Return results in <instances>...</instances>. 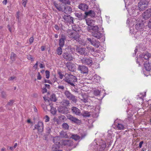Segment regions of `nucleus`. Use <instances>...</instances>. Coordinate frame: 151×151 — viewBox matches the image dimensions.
Instances as JSON below:
<instances>
[{
	"label": "nucleus",
	"mask_w": 151,
	"mask_h": 151,
	"mask_svg": "<svg viewBox=\"0 0 151 151\" xmlns=\"http://www.w3.org/2000/svg\"><path fill=\"white\" fill-rule=\"evenodd\" d=\"M65 78L63 79L64 81L72 86H75V83L77 82V79L76 77L71 74L65 73Z\"/></svg>",
	"instance_id": "f257e3e1"
},
{
	"label": "nucleus",
	"mask_w": 151,
	"mask_h": 151,
	"mask_svg": "<svg viewBox=\"0 0 151 151\" xmlns=\"http://www.w3.org/2000/svg\"><path fill=\"white\" fill-rule=\"evenodd\" d=\"M150 0H140L138 3V7L140 11H143L147 8Z\"/></svg>",
	"instance_id": "f03ea898"
},
{
	"label": "nucleus",
	"mask_w": 151,
	"mask_h": 151,
	"mask_svg": "<svg viewBox=\"0 0 151 151\" xmlns=\"http://www.w3.org/2000/svg\"><path fill=\"white\" fill-rule=\"evenodd\" d=\"M68 36L71 40L73 39L76 40L80 44L83 45L84 44L83 41L79 37V34L77 32H71L69 34Z\"/></svg>",
	"instance_id": "7ed1b4c3"
},
{
	"label": "nucleus",
	"mask_w": 151,
	"mask_h": 151,
	"mask_svg": "<svg viewBox=\"0 0 151 151\" xmlns=\"http://www.w3.org/2000/svg\"><path fill=\"white\" fill-rule=\"evenodd\" d=\"M91 35L97 39H100L102 36V33L99 30V28L97 25L94 26L93 30L91 32Z\"/></svg>",
	"instance_id": "20e7f679"
},
{
	"label": "nucleus",
	"mask_w": 151,
	"mask_h": 151,
	"mask_svg": "<svg viewBox=\"0 0 151 151\" xmlns=\"http://www.w3.org/2000/svg\"><path fill=\"white\" fill-rule=\"evenodd\" d=\"M64 94L66 97L71 100L73 103L76 104L77 101V97L68 91H65Z\"/></svg>",
	"instance_id": "39448f33"
},
{
	"label": "nucleus",
	"mask_w": 151,
	"mask_h": 151,
	"mask_svg": "<svg viewBox=\"0 0 151 151\" xmlns=\"http://www.w3.org/2000/svg\"><path fill=\"white\" fill-rule=\"evenodd\" d=\"M61 142V145L62 144L63 145L67 147H70L71 149L75 148L77 145L76 144H74L73 141L70 140H62Z\"/></svg>",
	"instance_id": "423d86ee"
},
{
	"label": "nucleus",
	"mask_w": 151,
	"mask_h": 151,
	"mask_svg": "<svg viewBox=\"0 0 151 151\" xmlns=\"http://www.w3.org/2000/svg\"><path fill=\"white\" fill-rule=\"evenodd\" d=\"M94 9L93 10H91L88 12H86L85 13V16L86 17L88 16H89L91 17H96V12L97 13H99L100 12V10L97 7L94 8Z\"/></svg>",
	"instance_id": "0eeeda50"
},
{
	"label": "nucleus",
	"mask_w": 151,
	"mask_h": 151,
	"mask_svg": "<svg viewBox=\"0 0 151 151\" xmlns=\"http://www.w3.org/2000/svg\"><path fill=\"white\" fill-rule=\"evenodd\" d=\"M62 56L66 61H71L73 60V57L70 52L68 51L65 50L63 53Z\"/></svg>",
	"instance_id": "6e6552de"
},
{
	"label": "nucleus",
	"mask_w": 151,
	"mask_h": 151,
	"mask_svg": "<svg viewBox=\"0 0 151 151\" xmlns=\"http://www.w3.org/2000/svg\"><path fill=\"white\" fill-rule=\"evenodd\" d=\"M80 61L82 63L90 66L93 64L92 59L90 58L83 57L81 59Z\"/></svg>",
	"instance_id": "1a4fd4ad"
},
{
	"label": "nucleus",
	"mask_w": 151,
	"mask_h": 151,
	"mask_svg": "<svg viewBox=\"0 0 151 151\" xmlns=\"http://www.w3.org/2000/svg\"><path fill=\"white\" fill-rule=\"evenodd\" d=\"M43 123L42 122H39L37 124L35 125V128L33 130L37 129L39 132L42 133L43 131Z\"/></svg>",
	"instance_id": "9d476101"
},
{
	"label": "nucleus",
	"mask_w": 151,
	"mask_h": 151,
	"mask_svg": "<svg viewBox=\"0 0 151 151\" xmlns=\"http://www.w3.org/2000/svg\"><path fill=\"white\" fill-rule=\"evenodd\" d=\"M142 17L145 20H147L151 17V9H148L142 14Z\"/></svg>",
	"instance_id": "9b49d317"
},
{
	"label": "nucleus",
	"mask_w": 151,
	"mask_h": 151,
	"mask_svg": "<svg viewBox=\"0 0 151 151\" xmlns=\"http://www.w3.org/2000/svg\"><path fill=\"white\" fill-rule=\"evenodd\" d=\"M68 119L70 120L72 123H74L77 124H80L81 123V120L78 119L76 118L69 115L67 116Z\"/></svg>",
	"instance_id": "f8f14e48"
},
{
	"label": "nucleus",
	"mask_w": 151,
	"mask_h": 151,
	"mask_svg": "<svg viewBox=\"0 0 151 151\" xmlns=\"http://www.w3.org/2000/svg\"><path fill=\"white\" fill-rule=\"evenodd\" d=\"M68 119L70 120L72 123H74L77 124H80L81 123V120L78 119L76 118L69 115L67 116Z\"/></svg>",
	"instance_id": "ddd939ff"
},
{
	"label": "nucleus",
	"mask_w": 151,
	"mask_h": 151,
	"mask_svg": "<svg viewBox=\"0 0 151 151\" xmlns=\"http://www.w3.org/2000/svg\"><path fill=\"white\" fill-rule=\"evenodd\" d=\"M63 18L65 21L69 24L73 23V18L68 14H64L63 16Z\"/></svg>",
	"instance_id": "4468645a"
},
{
	"label": "nucleus",
	"mask_w": 151,
	"mask_h": 151,
	"mask_svg": "<svg viewBox=\"0 0 151 151\" xmlns=\"http://www.w3.org/2000/svg\"><path fill=\"white\" fill-rule=\"evenodd\" d=\"M78 70L80 71L81 73L83 74L87 73L88 72V67L83 65H79Z\"/></svg>",
	"instance_id": "2eb2a0df"
},
{
	"label": "nucleus",
	"mask_w": 151,
	"mask_h": 151,
	"mask_svg": "<svg viewBox=\"0 0 151 151\" xmlns=\"http://www.w3.org/2000/svg\"><path fill=\"white\" fill-rule=\"evenodd\" d=\"M58 111L59 113L63 114H66L69 111L68 109L65 106H60L58 109Z\"/></svg>",
	"instance_id": "dca6fc26"
},
{
	"label": "nucleus",
	"mask_w": 151,
	"mask_h": 151,
	"mask_svg": "<svg viewBox=\"0 0 151 151\" xmlns=\"http://www.w3.org/2000/svg\"><path fill=\"white\" fill-rule=\"evenodd\" d=\"M85 48L80 47L78 46H76V51L80 55H86L87 54Z\"/></svg>",
	"instance_id": "f3484780"
},
{
	"label": "nucleus",
	"mask_w": 151,
	"mask_h": 151,
	"mask_svg": "<svg viewBox=\"0 0 151 151\" xmlns=\"http://www.w3.org/2000/svg\"><path fill=\"white\" fill-rule=\"evenodd\" d=\"M135 27L138 31H142L143 30L144 23L142 22H138L135 25Z\"/></svg>",
	"instance_id": "a211bd4d"
},
{
	"label": "nucleus",
	"mask_w": 151,
	"mask_h": 151,
	"mask_svg": "<svg viewBox=\"0 0 151 151\" xmlns=\"http://www.w3.org/2000/svg\"><path fill=\"white\" fill-rule=\"evenodd\" d=\"M74 14L75 16L77 17L78 19L80 20L84 19L86 18L85 14H82V13L80 12H76L74 13Z\"/></svg>",
	"instance_id": "6ab92c4d"
},
{
	"label": "nucleus",
	"mask_w": 151,
	"mask_h": 151,
	"mask_svg": "<svg viewBox=\"0 0 151 151\" xmlns=\"http://www.w3.org/2000/svg\"><path fill=\"white\" fill-rule=\"evenodd\" d=\"M66 66L68 70L71 72H74L76 71L75 65L70 62H68Z\"/></svg>",
	"instance_id": "aec40b11"
},
{
	"label": "nucleus",
	"mask_w": 151,
	"mask_h": 151,
	"mask_svg": "<svg viewBox=\"0 0 151 151\" xmlns=\"http://www.w3.org/2000/svg\"><path fill=\"white\" fill-rule=\"evenodd\" d=\"M71 110L73 114H75L76 115L81 116V113L80 110L76 107H73L71 108Z\"/></svg>",
	"instance_id": "412c9836"
},
{
	"label": "nucleus",
	"mask_w": 151,
	"mask_h": 151,
	"mask_svg": "<svg viewBox=\"0 0 151 151\" xmlns=\"http://www.w3.org/2000/svg\"><path fill=\"white\" fill-rule=\"evenodd\" d=\"M66 39V37L64 35H62L61 38L59 41V45L60 47H63L65 44V41Z\"/></svg>",
	"instance_id": "4be33fe9"
},
{
	"label": "nucleus",
	"mask_w": 151,
	"mask_h": 151,
	"mask_svg": "<svg viewBox=\"0 0 151 151\" xmlns=\"http://www.w3.org/2000/svg\"><path fill=\"white\" fill-rule=\"evenodd\" d=\"M64 12L65 14H70L72 12V9L70 6L66 5V4L64 5Z\"/></svg>",
	"instance_id": "5701e85b"
},
{
	"label": "nucleus",
	"mask_w": 151,
	"mask_h": 151,
	"mask_svg": "<svg viewBox=\"0 0 151 151\" xmlns=\"http://www.w3.org/2000/svg\"><path fill=\"white\" fill-rule=\"evenodd\" d=\"M151 54L148 52L143 53L141 55L142 59L148 60L151 57Z\"/></svg>",
	"instance_id": "b1692460"
},
{
	"label": "nucleus",
	"mask_w": 151,
	"mask_h": 151,
	"mask_svg": "<svg viewBox=\"0 0 151 151\" xmlns=\"http://www.w3.org/2000/svg\"><path fill=\"white\" fill-rule=\"evenodd\" d=\"M71 134L69 132L67 133L63 131H61L60 132V136L63 138H70Z\"/></svg>",
	"instance_id": "393cba45"
},
{
	"label": "nucleus",
	"mask_w": 151,
	"mask_h": 151,
	"mask_svg": "<svg viewBox=\"0 0 151 151\" xmlns=\"http://www.w3.org/2000/svg\"><path fill=\"white\" fill-rule=\"evenodd\" d=\"M61 144H54L51 147L52 151H62L60 150V145Z\"/></svg>",
	"instance_id": "a878e982"
},
{
	"label": "nucleus",
	"mask_w": 151,
	"mask_h": 151,
	"mask_svg": "<svg viewBox=\"0 0 151 151\" xmlns=\"http://www.w3.org/2000/svg\"><path fill=\"white\" fill-rule=\"evenodd\" d=\"M144 67L145 69V70L146 71H148V73L147 75H145L146 76H147L149 75V72L150 71L151 69V66L150 65L149 63L148 62L147 63V61H146L145 63L144 64Z\"/></svg>",
	"instance_id": "bb28decb"
},
{
	"label": "nucleus",
	"mask_w": 151,
	"mask_h": 151,
	"mask_svg": "<svg viewBox=\"0 0 151 151\" xmlns=\"http://www.w3.org/2000/svg\"><path fill=\"white\" fill-rule=\"evenodd\" d=\"M78 8L83 11H86L88 9V6L85 4L81 3L78 6Z\"/></svg>",
	"instance_id": "cd10ccee"
},
{
	"label": "nucleus",
	"mask_w": 151,
	"mask_h": 151,
	"mask_svg": "<svg viewBox=\"0 0 151 151\" xmlns=\"http://www.w3.org/2000/svg\"><path fill=\"white\" fill-rule=\"evenodd\" d=\"M106 147V145L105 142H102L100 143L98 147V149L99 151H102L104 150Z\"/></svg>",
	"instance_id": "c85d7f7f"
},
{
	"label": "nucleus",
	"mask_w": 151,
	"mask_h": 151,
	"mask_svg": "<svg viewBox=\"0 0 151 151\" xmlns=\"http://www.w3.org/2000/svg\"><path fill=\"white\" fill-rule=\"evenodd\" d=\"M65 118V116L64 115H61L59 116L56 120L57 124H60Z\"/></svg>",
	"instance_id": "c756f323"
},
{
	"label": "nucleus",
	"mask_w": 151,
	"mask_h": 151,
	"mask_svg": "<svg viewBox=\"0 0 151 151\" xmlns=\"http://www.w3.org/2000/svg\"><path fill=\"white\" fill-rule=\"evenodd\" d=\"M78 45H74V46H69L65 48V50L69 51V50L71 52H73L76 50V46Z\"/></svg>",
	"instance_id": "7c9ffc66"
},
{
	"label": "nucleus",
	"mask_w": 151,
	"mask_h": 151,
	"mask_svg": "<svg viewBox=\"0 0 151 151\" xmlns=\"http://www.w3.org/2000/svg\"><path fill=\"white\" fill-rule=\"evenodd\" d=\"M60 138L59 137H55L53 139V142L55 144H61V141L60 140Z\"/></svg>",
	"instance_id": "2f4dec72"
},
{
	"label": "nucleus",
	"mask_w": 151,
	"mask_h": 151,
	"mask_svg": "<svg viewBox=\"0 0 151 151\" xmlns=\"http://www.w3.org/2000/svg\"><path fill=\"white\" fill-rule=\"evenodd\" d=\"M87 24L88 26H93V25L94 21L90 18H88L86 19Z\"/></svg>",
	"instance_id": "473e14b6"
},
{
	"label": "nucleus",
	"mask_w": 151,
	"mask_h": 151,
	"mask_svg": "<svg viewBox=\"0 0 151 151\" xmlns=\"http://www.w3.org/2000/svg\"><path fill=\"white\" fill-rule=\"evenodd\" d=\"M91 44L96 47L98 48L100 45V42L98 40L94 39Z\"/></svg>",
	"instance_id": "72a5a7b5"
},
{
	"label": "nucleus",
	"mask_w": 151,
	"mask_h": 151,
	"mask_svg": "<svg viewBox=\"0 0 151 151\" xmlns=\"http://www.w3.org/2000/svg\"><path fill=\"white\" fill-rule=\"evenodd\" d=\"M82 98L81 99V101L84 103L87 102L88 98L87 96L85 94H82Z\"/></svg>",
	"instance_id": "f704fd0d"
},
{
	"label": "nucleus",
	"mask_w": 151,
	"mask_h": 151,
	"mask_svg": "<svg viewBox=\"0 0 151 151\" xmlns=\"http://www.w3.org/2000/svg\"><path fill=\"white\" fill-rule=\"evenodd\" d=\"M90 112L87 111H84L81 113V115L84 117H89L90 116Z\"/></svg>",
	"instance_id": "c9c22d12"
},
{
	"label": "nucleus",
	"mask_w": 151,
	"mask_h": 151,
	"mask_svg": "<svg viewBox=\"0 0 151 151\" xmlns=\"http://www.w3.org/2000/svg\"><path fill=\"white\" fill-rule=\"evenodd\" d=\"M72 138L75 140L77 141L81 137H80L77 134H71L70 138Z\"/></svg>",
	"instance_id": "e433bc0d"
},
{
	"label": "nucleus",
	"mask_w": 151,
	"mask_h": 151,
	"mask_svg": "<svg viewBox=\"0 0 151 151\" xmlns=\"http://www.w3.org/2000/svg\"><path fill=\"white\" fill-rule=\"evenodd\" d=\"M61 103L62 105L65 106H69L70 104V101L67 99L64 100Z\"/></svg>",
	"instance_id": "4c0bfd02"
},
{
	"label": "nucleus",
	"mask_w": 151,
	"mask_h": 151,
	"mask_svg": "<svg viewBox=\"0 0 151 151\" xmlns=\"http://www.w3.org/2000/svg\"><path fill=\"white\" fill-rule=\"evenodd\" d=\"M50 99L51 101L55 102L57 100V98L56 97L55 95L54 94H51L50 97Z\"/></svg>",
	"instance_id": "58836bf2"
},
{
	"label": "nucleus",
	"mask_w": 151,
	"mask_h": 151,
	"mask_svg": "<svg viewBox=\"0 0 151 151\" xmlns=\"http://www.w3.org/2000/svg\"><path fill=\"white\" fill-rule=\"evenodd\" d=\"M117 127V129L119 130H124V125L121 123H118Z\"/></svg>",
	"instance_id": "ea45409f"
},
{
	"label": "nucleus",
	"mask_w": 151,
	"mask_h": 151,
	"mask_svg": "<svg viewBox=\"0 0 151 151\" xmlns=\"http://www.w3.org/2000/svg\"><path fill=\"white\" fill-rule=\"evenodd\" d=\"M62 128L65 130H68L69 127L68 125L66 123H63L62 125Z\"/></svg>",
	"instance_id": "a19ab883"
},
{
	"label": "nucleus",
	"mask_w": 151,
	"mask_h": 151,
	"mask_svg": "<svg viewBox=\"0 0 151 151\" xmlns=\"http://www.w3.org/2000/svg\"><path fill=\"white\" fill-rule=\"evenodd\" d=\"M136 10L134 7H131L130 9L128 10V13L131 14H133L135 12Z\"/></svg>",
	"instance_id": "79ce46f5"
},
{
	"label": "nucleus",
	"mask_w": 151,
	"mask_h": 151,
	"mask_svg": "<svg viewBox=\"0 0 151 151\" xmlns=\"http://www.w3.org/2000/svg\"><path fill=\"white\" fill-rule=\"evenodd\" d=\"M61 47H58L56 50L57 54L59 55H61L63 52Z\"/></svg>",
	"instance_id": "37998d69"
},
{
	"label": "nucleus",
	"mask_w": 151,
	"mask_h": 151,
	"mask_svg": "<svg viewBox=\"0 0 151 151\" xmlns=\"http://www.w3.org/2000/svg\"><path fill=\"white\" fill-rule=\"evenodd\" d=\"M72 29L76 32L79 31V27L78 25H73L72 26Z\"/></svg>",
	"instance_id": "c03bdc74"
},
{
	"label": "nucleus",
	"mask_w": 151,
	"mask_h": 151,
	"mask_svg": "<svg viewBox=\"0 0 151 151\" xmlns=\"http://www.w3.org/2000/svg\"><path fill=\"white\" fill-rule=\"evenodd\" d=\"M50 107H51L50 110L51 113L54 115L57 112L56 108L51 106H50Z\"/></svg>",
	"instance_id": "a18cd8bd"
},
{
	"label": "nucleus",
	"mask_w": 151,
	"mask_h": 151,
	"mask_svg": "<svg viewBox=\"0 0 151 151\" xmlns=\"http://www.w3.org/2000/svg\"><path fill=\"white\" fill-rule=\"evenodd\" d=\"M60 2L64 3L65 4L70 5V1L69 0H58Z\"/></svg>",
	"instance_id": "49530a36"
},
{
	"label": "nucleus",
	"mask_w": 151,
	"mask_h": 151,
	"mask_svg": "<svg viewBox=\"0 0 151 151\" xmlns=\"http://www.w3.org/2000/svg\"><path fill=\"white\" fill-rule=\"evenodd\" d=\"M90 27H87V31L90 32H91L93 30L94 27V26H89Z\"/></svg>",
	"instance_id": "de8ad7c7"
},
{
	"label": "nucleus",
	"mask_w": 151,
	"mask_h": 151,
	"mask_svg": "<svg viewBox=\"0 0 151 151\" xmlns=\"http://www.w3.org/2000/svg\"><path fill=\"white\" fill-rule=\"evenodd\" d=\"M73 88H72V91H74L75 93H78L79 92L78 91V89L77 86L75 85V86H73Z\"/></svg>",
	"instance_id": "09e8293b"
},
{
	"label": "nucleus",
	"mask_w": 151,
	"mask_h": 151,
	"mask_svg": "<svg viewBox=\"0 0 151 151\" xmlns=\"http://www.w3.org/2000/svg\"><path fill=\"white\" fill-rule=\"evenodd\" d=\"M64 5H63L62 6L60 5L58 7H57V9L59 11H61L64 12Z\"/></svg>",
	"instance_id": "8fccbe9b"
},
{
	"label": "nucleus",
	"mask_w": 151,
	"mask_h": 151,
	"mask_svg": "<svg viewBox=\"0 0 151 151\" xmlns=\"http://www.w3.org/2000/svg\"><path fill=\"white\" fill-rule=\"evenodd\" d=\"M16 56V54L14 52H12L11 53L10 59L12 60H15V58Z\"/></svg>",
	"instance_id": "3c124183"
},
{
	"label": "nucleus",
	"mask_w": 151,
	"mask_h": 151,
	"mask_svg": "<svg viewBox=\"0 0 151 151\" xmlns=\"http://www.w3.org/2000/svg\"><path fill=\"white\" fill-rule=\"evenodd\" d=\"M27 57L28 60H31L32 61H34V59L32 57V55L30 54L27 55Z\"/></svg>",
	"instance_id": "603ef678"
},
{
	"label": "nucleus",
	"mask_w": 151,
	"mask_h": 151,
	"mask_svg": "<svg viewBox=\"0 0 151 151\" xmlns=\"http://www.w3.org/2000/svg\"><path fill=\"white\" fill-rule=\"evenodd\" d=\"M100 91L98 90H96L94 91L93 93L95 96L99 95Z\"/></svg>",
	"instance_id": "864d4df0"
},
{
	"label": "nucleus",
	"mask_w": 151,
	"mask_h": 151,
	"mask_svg": "<svg viewBox=\"0 0 151 151\" xmlns=\"http://www.w3.org/2000/svg\"><path fill=\"white\" fill-rule=\"evenodd\" d=\"M58 88L61 91H63L65 88V87L63 85H59L58 86Z\"/></svg>",
	"instance_id": "5fc2aeb1"
},
{
	"label": "nucleus",
	"mask_w": 151,
	"mask_h": 151,
	"mask_svg": "<svg viewBox=\"0 0 151 151\" xmlns=\"http://www.w3.org/2000/svg\"><path fill=\"white\" fill-rule=\"evenodd\" d=\"M1 97L2 98H4V99L6 98V96H7V95H6V93L4 91H2L1 92Z\"/></svg>",
	"instance_id": "6e6d98bb"
},
{
	"label": "nucleus",
	"mask_w": 151,
	"mask_h": 151,
	"mask_svg": "<svg viewBox=\"0 0 151 151\" xmlns=\"http://www.w3.org/2000/svg\"><path fill=\"white\" fill-rule=\"evenodd\" d=\"M44 119H45V122H46L49 121L50 118L47 115H45L44 117Z\"/></svg>",
	"instance_id": "4d7b16f0"
},
{
	"label": "nucleus",
	"mask_w": 151,
	"mask_h": 151,
	"mask_svg": "<svg viewBox=\"0 0 151 151\" xmlns=\"http://www.w3.org/2000/svg\"><path fill=\"white\" fill-rule=\"evenodd\" d=\"M50 72L48 70H46L45 71V75H46V78H49L50 77Z\"/></svg>",
	"instance_id": "13d9d810"
},
{
	"label": "nucleus",
	"mask_w": 151,
	"mask_h": 151,
	"mask_svg": "<svg viewBox=\"0 0 151 151\" xmlns=\"http://www.w3.org/2000/svg\"><path fill=\"white\" fill-rule=\"evenodd\" d=\"M51 131V128L50 127H48L46 128V133L47 135H49Z\"/></svg>",
	"instance_id": "bf43d9fd"
},
{
	"label": "nucleus",
	"mask_w": 151,
	"mask_h": 151,
	"mask_svg": "<svg viewBox=\"0 0 151 151\" xmlns=\"http://www.w3.org/2000/svg\"><path fill=\"white\" fill-rule=\"evenodd\" d=\"M86 135L87 134L85 132H83V133L81 134V137H80L81 139L84 138L86 136Z\"/></svg>",
	"instance_id": "052dcab7"
},
{
	"label": "nucleus",
	"mask_w": 151,
	"mask_h": 151,
	"mask_svg": "<svg viewBox=\"0 0 151 151\" xmlns=\"http://www.w3.org/2000/svg\"><path fill=\"white\" fill-rule=\"evenodd\" d=\"M58 74L59 75V78L61 79H62L63 76H64L62 74V72L60 71L58 72Z\"/></svg>",
	"instance_id": "680f3d73"
},
{
	"label": "nucleus",
	"mask_w": 151,
	"mask_h": 151,
	"mask_svg": "<svg viewBox=\"0 0 151 151\" xmlns=\"http://www.w3.org/2000/svg\"><path fill=\"white\" fill-rule=\"evenodd\" d=\"M94 39L93 38H87V40L88 41L90 42L91 44H92V42H93V40H94Z\"/></svg>",
	"instance_id": "e2e57ef3"
},
{
	"label": "nucleus",
	"mask_w": 151,
	"mask_h": 151,
	"mask_svg": "<svg viewBox=\"0 0 151 151\" xmlns=\"http://www.w3.org/2000/svg\"><path fill=\"white\" fill-rule=\"evenodd\" d=\"M147 25L149 28L151 29V18L149 20L147 23Z\"/></svg>",
	"instance_id": "0e129e2a"
},
{
	"label": "nucleus",
	"mask_w": 151,
	"mask_h": 151,
	"mask_svg": "<svg viewBox=\"0 0 151 151\" xmlns=\"http://www.w3.org/2000/svg\"><path fill=\"white\" fill-rule=\"evenodd\" d=\"M13 101L12 100H10L9 102L6 104L7 106H12L13 104Z\"/></svg>",
	"instance_id": "69168bd1"
},
{
	"label": "nucleus",
	"mask_w": 151,
	"mask_h": 151,
	"mask_svg": "<svg viewBox=\"0 0 151 151\" xmlns=\"http://www.w3.org/2000/svg\"><path fill=\"white\" fill-rule=\"evenodd\" d=\"M21 15L20 14V12H18L17 13V15L16 16V17L18 19V21H19L20 19H19V17H20V15Z\"/></svg>",
	"instance_id": "338daca9"
},
{
	"label": "nucleus",
	"mask_w": 151,
	"mask_h": 151,
	"mask_svg": "<svg viewBox=\"0 0 151 151\" xmlns=\"http://www.w3.org/2000/svg\"><path fill=\"white\" fill-rule=\"evenodd\" d=\"M38 61H37L36 63L33 66V68L35 69H36L37 68Z\"/></svg>",
	"instance_id": "774afa93"
}]
</instances>
